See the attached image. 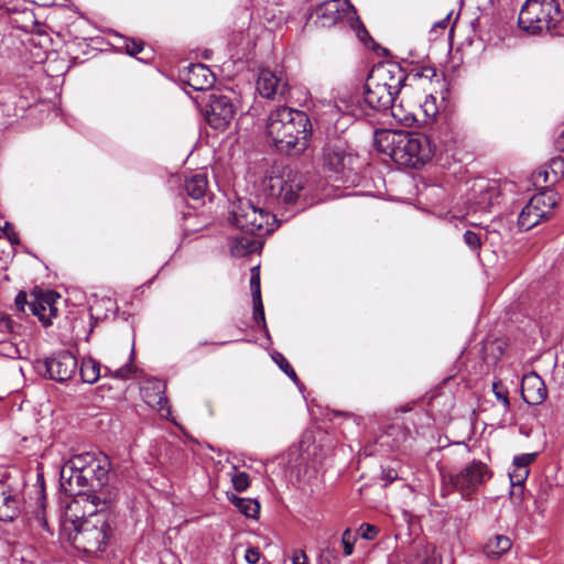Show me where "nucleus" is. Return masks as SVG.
Instances as JSON below:
<instances>
[{
    "label": "nucleus",
    "mask_w": 564,
    "mask_h": 564,
    "mask_svg": "<svg viewBox=\"0 0 564 564\" xmlns=\"http://www.w3.org/2000/svg\"><path fill=\"white\" fill-rule=\"evenodd\" d=\"M368 76L387 87L397 97L408 82L405 70L398 63H379L371 68Z\"/></svg>",
    "instance_id": "15"
},
{
    "label": "nucleus",
    "mask_w": 564,
    "mask_h": 564,
    "mask_svg": "<svg viewBox=\"0 0 564 564\" xmlns=\"http://www.w3.org/2000/svg\"><path fill=\"white\" fill-rule=\"evenodd\" d=\"M228 499L243 516L251 519L258 518L260 503L257 500L251 498H241L236 495H231Z\"/></svg>",
    "instance_id": "27"
},
{
    "label": "nucleus",
    "mask_w": 564,
    "mask_h": 564,
    "mask_svg": "<svg viewBox=\"0 0 564 564\" xmlns=\"http://www.w3.org/2000/svg\"><path fill=\"white\" fill-rule=\"evenodd\" d=\"M529 476V469H517L513 468V470L509 474L510 482L513 487L516 486H522L525 481V479Z\"/></svg>",
    "instance_id": "40"
},
{
    "label": "nucleus",
    "mask_w": 564,
    "mask_h": 564,
    "mask_svg": "<svg viewBox=\"0 0 564 564\" xmlns=\"http://www.w3.org/2000/svg\"><path fill=\"white\" fill-rule=\"evenodd\" d=\"M250 289H251L252 300L253 299H262L261 297V289H260V273H259L258 267H254L251 270Z\"/></svg>",
    "instance_id": "37"
},
{
    "label": "nucleus",
    "mask_w": 564,
    "mask_h": 564,
    "mask_svg": "<svg viewBox=\"0 0 564 564\" xmlns=\"http://www.w3.org/2000/svg\"><path fill=\"white\" fill-rule=\"evenodd\" d=\"M433 108H434L433 104H431V105H429V102L424 104V111H425V113L427 116H434L435 115V110Z\"/></svg>",
    "instance_id": "50"
},
{
    "label": "nucleus",
    "mask_w": 564,
    "mask_h": 564,
    "mask_svg": "<svg viewBox=\"0 0 564 564\" xmlns=\"http://www.w3.org/2000/svg\"><path fill=\"white\" fill-rule=\"evenodd\" d=\"M503 188L497 181H480L473 186V197L470 198V210L474 213H489L496 205L502 200Z\"/></svg>",
    "instance_id": "14"
},
{
    "label": "nucleus",
    "mask_w": 564,
    "mask_h": 564,
    "mask_svg": "<svg viewBox=\"0 0 564 564\" xmlns=\"http://www.w3.org/2000/svg\"><path fill=\"white\" fill-rule=\"evenodd\" d=\"M20 491L8 481L0 479V521H13L22 510Z\"/></svg>",
    "instance_id": "18"
},
{
    "label": "nucleus",
    "mask_w": 564,
    "mask_h": 564,
    "mask_svg": "<svg viewBox=\"0 0 564 564\" xmlns=\"http://www.w3.org/2000/svg\"><path fill=\"white\" fill-rule=\"evenodd\" d=\"M558 202V195L553 189L546 188L531 197L522 208L518 217L520 230L528 231L553 215Z\"/></svg>",
    "instance_id": "11"
},
{
    "label": "nucleus",
    "mask_w": 564,
    "mask_h": 564,
    "mask_svg": "<svg viewBox=\"0 0 564 564\" xmlns=\"http://www.w3.org/2000/svg\"><path fill=\"white\" fill-rule=\"evenodd\" d=\"M258 93L267 99L283 98L288 93V83L270 69H261L257 79Z\"/></svg>",
    "instance_id": "19"
},
{
    "label": "nucleus",
    "mask_w": 564,
    "mask_h": 564,
    "mask_svg": "<svg viewBox=\"0 0 564 564\" xmlns=\"http://www.w3.org/2000/svg\"><path fill=\"white\" fill-rule=\"evenodd\" d=\"M232 224L242 232L264 237L274 231L275 216L250 199L239 198L231 210Z\"/></svg>",
    "instance_id": "8"
},
{
    "label": "nucleus",
    "mask_w": 564,
    "mask_h": 564,
    "mask_svg": "<svg viewBox=\"0 0 564 564\" xmlns=\"http://www.w3.org/2000/svg\"><path fill=\"white\" fill-rule=\"evenodd\" d=\"M355 541H356V538L352 534L351 530L350 529H346L343 532V535H341V544H343V547H344V554L346 556H349V555L352 554Z\"/></svg>",
    "instance_id": "38"
},
{
    "label": "nucleus",
    "mask_w": 564,
    "mask_h": 564,
    "mask_svg": "<svg viewBox=\"0 0 564 564\" xmlns=\"http://www.w3.org/2000/svg\"><path fill=\"white\" fill-rule=\"evenodd\" d=\"M262 238L248 234L234 237L230 241V252L235 257H246L262 248Z\"/></svg>",
    "instance_id": "23"
},
{
    "label": "nucleus",
    "mask_w": 564,
    "mask_h": 564,
    "mask_svg": "<svg viewBox=\"0 0 564 564\" xmlns=\"http://www.w3.org/2000/svg\"><path fill=\"white\" fill-rule=\"evenodd\" d=\"M253 319L257 323V325L263 329L267 330V323H265V316H264V308L262 299H253Z\"/></svg>",
    "instance_id": "34"
},
{
    "label": "nucleus",
    "mask_w": 564,
    "mask_h": 564,
    "mask_svg": "<svg viewBox=\"0 0 564 564\" xmlns=\"http://www.w3.org/2000/svg\"><path fill=\"white\" fill-rule=\"evenodd\" d=\"M261 557L258 549L250 547L246 551L245 558L249 564H257Z\"/></svg>",
    "instance_id": "42"
},
{
    "label": "nucleus",
    "mask_w": 564,
    "mask_h": 564,
    "mask_svg": "<svg viewBox=\"0 0 564 564\" xmlns=\"http://www.w3.org/2000/svg\"><path fill=\"white\" fill-rule=\"evenodd\" d=\"M109 471L110 460L104 454L87 452L72 456L62 467L59 478L65 494L76 497L68 509L80 502L113 508L118 491L108 485Z\"/></svg>",
    "instance_id": "1"
},
{
    "label": "nucleus",
    "mask_w": 564,
    "mask_h": 564,
    "mask_svg": "<svg viewBox=\"0 0 564 564\" xmlns=\"http://www.w3.org/2000/svg\"><path fill=\"white\" fill-rule=\"evenodd\" d=\"M82 380L86 383H95L101 376L100 364L91 357L84 358L79 367Z\"/></svg>",
    "instance_id": "29"
},
{
    "label": "nucleus",
    "mask_w": 564,
    "mask_h": 564,
    "mask_svg": "<svg viewBox=\"0 0 564 564\" xmlns=\"http://www.w3.org/2000/svg\"><path fill=\"white\" fill-rule=\"evenodd\" d=\"M37 481H41L43 484V476L42 475H37Z\"/></svg>",
    "instance_id": "51"
},
{
    "label": "nucleus",
    "mask_w": 564,
    "mask_h": 564,
    "mask_svg": "<svg viewBox=\"0 0 564 564\" xmlns=\"http://www.w3.org/2000/svg\"><path fill=\"white\" fill-rule=\"evenodd\" d=\"M265 195L279 205L304 209L307 205L310 186L307 178L290 169L279 175H271L263 182Z\"/></svg>",
    "instance_id": "5"
},
{
    "label": "nucleus",
    "mask_w": 564,
    "mask_h": 564,
    "mask_svg": "<svg viewBox=\"0 0 564 564\" xmlns=\"http://www.w3.org/2000/svg\"><path fill=\"white\" fill-rule=\"evenodd\" d=\"M336 560V555L327 550L319 555L317 564H333Z\"/></svg>",
    "instance_id": "45"
},
{
    "label": "nucleus",
    "mask_w": 564,
    "mask_h": 564,
    "mask_svg": "<svg viewBox=\"0 0 564 564\" xmlns=\"http://www.w3.org/2000/svg\"><path fill=\"white\" fill-rule=\"evenodd\" d=\"M557 0H527L522 6L518 23L528 33L552 32L563 20Z\"/></svg>",
    "instance_id": "7"
},
{
    "label": "nucleus",
    "mask_w": 564,
    "mask_h": 564,
    "mask_svg": "<svg viewBox=\"0 0 564 564\" xmlns=\"http://www.w3.org/2000/svg\"><path fill=\"white\" fill-rule=\"evenodd\" d=\"M492 392L496 399L501 402L505 412H508L511 406L508 389L500 381H495L492 383Z\"/></svg>",
    "instance_id": "32"
},
{
    "label": "nucleus",
    "mask_w": 564,
    "mask_h": 564,
    "mask_svg": "<svg viewBox=\"0 0 564 564\" xmlns=\"http://www.w3.org/2000/svg\"><path fill=\"white\" fill-rule=\"evenodd\" d=\"M43 367L50 379L65 382L76 373L78 361L72 352L63 350L46 358Z\"/></svg>",
    "instance_id": "16"
},
{
    "label": "nucleus",
    "mask_w": 564,
    "mask_h": 564,
    "mask_svg": "<svg viewBox=\"0 0 564 564\" xmlns=\"http://www.w3.org/2000/svg\"><path fill=\"white\" fill-rule=\"evenodd\" d=\"M205 119L216 130H225L236 115V107L230 97L210 93L205 105Z\"/></svg>",
    "instance_id": "12"
},
{
    "label": "nucleus",
    "mask_w": 564,
    "mask_h": 564,
    "mask_svg": "<svg viewBox=\"0 0 564 564\" xmlns=\"http://www.w3.org/2000/svg\"><path fill=\"white\" fill-rule=\"evenodd\" d=\"M377 148L400 165L416 167L435 155L431 138L419 132L384 130L377 134Z\"/></svg>",
    "instance_id": "4"
},
{
    "label": "nucleus",
    "mask_w": 564,
    "mask_h": 564,
    "mask_svg": "<svg viewBox=\"0 0 564 564\" xmlns=\"http://www.w3.org/2000/svg\"><path fill=\"white\" fill-rule=\"evenodd\" d=\"M408 75V80H417L421 78L432 79L436 75V69L433 66H413L409 72H405Z\"/></svg>",
    "instance_id": "31"
},
{
    "label": "nucleus",
    "mask_w": 564,
    "mask_h": 564,
    "mask_svg": "<svg viewBox=\"0 0 564 564\" xmlns=\"http://www.w3.org/2000/svg\"><path fill=\"white\" fill-rule=\"evenodd\" d=\"M427 137L431 138L432 144L435 145V154L448 153L454 150L455 140L447 126L440 128V130H433Z\"/></svg>",
    "instance_id": "25"
},
{
    "label": "nucleus",
    "mask_w": 564,
    "mask_h": 564,
    "mask_svg": "<svg viewBox=\"0 0 564 564\" xmlns=\"http://www.w3.org/2000/svg\"><path fill=\"white\" fill-rule=\"evenodd\" d=\"M544 180H547V172H544Z\"/></svg>",
    "instance_id": "52"
},
{
    "label": "nucleus",
    "mask_w": 564,
    "mask_h": 564,
    "mask_svg": "<svg viewBox=\"0 0 564 564\" xmlns=\"http://www.w3.org/2000/svg\"><path fill=\"white\" fill-rule=\"evenodd\" d=\"M165 383L159 379H152L145 382L141 388V393L144 402L161 413L162 416L170 414L167 405L169 400L165 395Z\"/></svg>",
    "instance_id": "20"
},
{
    "label": "nucleus",
    "mask_w": 564,
    "mask_h": 564,
    "mask_svg": "<svg viewBox=\"0 0 564 564\" xmlns=\"http://www.w3.org/2000/svg\"><path fill=\"white\" fill-rule=\"evenodd\" d=\"M546 395L545 383L538 373L530 372L523 377L521 382V397L525 403L539 405L545 400Z\"/></svg>",
    "instance_id": "21"
},
{
    "label": "nucleus",
    "mask_w": 564,
    "mask_h": 564,
    "mask_svg": "<svg viewBox=\"0 0 564 564\" xmlns=\"http://www.w3.org/2000/svg\"><path fill=\"white\" fill-rule=\"evenodd\" d=\"M398 479V471L393 468H388L382 470V480L384 481V486L393 482Z\"/></svg>",
    "instance_id": "44"
},
{
    "label": "nucleus",
    "mask_w": 564,
    "mask_h": 564,
    "mask_svg": "<svg viewBox=\"0 0 564 564\" xmlns=\"http://www.w3.org/2000/svg\"><path fill=\"white\" fill-rule=\"evenodd\" d=\"M267 134L280 153L299 155L308 147L312 123L302 110L278 107L269 115Z\"/></svg>",
    "instance_id": "2"
},
{
    "label": "nucleus",
    "mask_w": 564,
    "mask_h": 564,
    "mask_svg": "<svg viewBox=\"0 0 564 564\" xmlns=\"http://www.w3.org/2000/svg\"><path fill=\"white\" fill-rule=\"evenodd\" d=\"M440 475L443 497L458 491L464 499L468 500L492 477V471L487 464L474 459L457 471L441 468Z\"/></svg>",
    "instance_id": "6"
},
{
    "label": "nucleus",
    "mask_w": 564,
    "mask_h": 564,
    "mask_svg": "<svg viewBox=\"0 0 564 564\" xmlns=\"http://www.w3.org/2000/svg\"><path fill=\"white\" fill-rule=\"evenodd\" d=\"M349 7L347 0H326L313 10L310 18L321 28H330L347 14Z\"/></svg>",
    "instance_id": "17"
},
{
    "label": "nucleus",
    "mask_w": 564,
    "mask_h": 564,
    "mask_svg": "<svg viewBox=\"0 0 564 564\" xmlns=\"http://www.w3.org/2000/svg\"><path fill=\"white\" fill-rule=\"evenodd\" d=\"M2 323L9 332H13V321L9 316L3 317Z\"/></svg>",
    "instance_id": "49"
},
{
    "label": "nucleus",
    "mask_w": 564,
    "mask_h": 564,
    "mask_svg": "<svg viewBox=\"0 0 564 564\" xmlns=\"http://www.w3.org/2000/svg\"><path fill=\"white\" fill-rule=\"evenodd\" d=\"M208 187V180L206 174H193L185 178L184 188L189 197L193 199H200L205 196Z\"/></svg>",
    "instance_id": "26"
},
{
    "label": "nucleus",
    "mask_w": 564,
    "mask_h": 564,
    "mask_svg": "<svg viewBox=\"0 0 564 564\" xmlns=\"http://www.w3.org/2000/svg\"><path fill=\"white\" fill-rule=\"evenodd\" d=\"M487 230H485L484 228L467 229L463 234V241L473 253L479 256L481 246L484 241L487 239Z\"/></svg>",
    "instance_id": "28"
},
{
    "label": "nucleus",
    "mask_w": 564,
    "mask_h": 564,
    "mask_svg": "<svg viewBox=\"0 0 564 564\" xmlns=\"http://www.w3.org/2000/svg\"><path fill=\"white\" fill-rule=\"evenodd\" d=\"M122 40V47L124 48L126 53L130 56L137 57L141 62H149L152 58L151 52L145 56L138 57L139 54L144 52L145 44L143 40L131 37H123Z\"/></svg>",
    "instance_id": "30"
},
{
    "label": "nucleus",
    "mask_w": 564,
    "mask_h": 564,
    "mask_svg": "<svg viewBox=\"0 0 564 564\" xmlns=\"http://www.w3.org/2000/svg\"><path fill=\"white\" fill-rule=\"evenodd\" d=\"M357 22H358L357 35L361 42L367 43V40H371V36H370L369 32L367 31V29L365 28V25L360 21H357Z\"/></svg>",
    "instance_id": "46"
},
{
    "label": "nucleus",
    "mask_w": 564,
    "mask_h": 564,
    "mask_svg": "<svg viewBox=\"0 0 564 564\" xmlns=\"http://www.w3.org/2000/svg\"><path fill=\"white\" fill-rule=\"evenodd\" d=\"M185 82L195 90H207L213 87L215 76L206 65L192 64L188 66Z\"/></svg>",
    "instance_id": "22"
},
{
    "label": "nucleus",
    "mask_w": 564,
    "mask_h": 564,
    "mask_svg": "<svg viewBox=\"0 0 564 564\" xmlns=\"http://www.w3.org/2000/svg\"><path fill=\"white\" fill-rule=\"evenodd\" d=\"M231 481L234 488L239 492L247 490L248 487L250 486L249 475L245 471H239L235 474L231 478Z\"/></svg>",
    "instance_id": "36"
},
{
    "label": "nucleus",
    "mask_w": 564,
    "mask_h": 564,
    "mask_svg": "<svg viewBox=\"0 0 564 564\" xmlns=\"http://www.w3.org/2000/svg\"><path fill=\"white\" fill-rule=\"evenodd\" d=\"M274 361L279 366V368L294 382L299 383L300 379L293 369V367L290 365L288 359L282 355L278 354L276 357H274Z\"/></svg>",
    "instance_id": "33"
},
{
    "label": "nucleus",
    "mask_w": 564,
    "mask_h": 564,
    "mask_svg": "<svg viewBox=\"0 0 564 564\" xmlns=\"http://www.w3.org/2000/svg\"><path fill=\"white\" fill-rule=\"evenodd\" d=\"M105 370V376L111 375L113 378L126 380L132 376V373L134 372V367L131 365V362H128L124 366L115 370L113 372L108 367H106Z\"/></svg>",
    "instance_id": "35"
},
{
    "label": "nucleus",
    "mask_w": 564,
    "mask_h": 564,
    "mask_svg": "<svg viewBox=\"0 0 564 564\" xmlns=\"http://www.w3.org/2000/svg\"><path fill=\"white\" fill-rule=\"evenodd\" d=\"M554 147L557 151L563 152L564 151V130L561 132V134L555 139Z\"/></svg>",
    "instance_id": "48"
},
{
    "label": "nucleus",
    "mask_w": 564,
    "mask_h": 564,
    "mask_svg": "<svg viewBox=\"0 0 564 564\" xmlns=\"http://www.w3.org/2000/svg\"><path fill=\"white\" fill-rule=\"evenodd\" d=\"M364 100L369 108L376 111L390 110L391 116L401 123L410 124L414 121V116L404 110L402 102H397L398 97L370 76L367 77L365 84Z\"/></svg>",
    "instance_id": "10"
},
{
    "label": "nucleus",
    "mask_w": 564,
    "mask_h": 564,
    "mask_svg": "<svg viewBox=\"0 0 564 564\" xmlns=\"http://www.w3.org/2000/svg\"><path fill=\"white\" fill-rule=\"evenodd\" d=\"M58 299L59 295L54 291L34 288L30 294L20 291L15 296L14 305L19 312H25L28 306L30 313L36 316L44 327H47L57 316L56 302Z\"/></svg>",
    "instance_id": "9"
},
{
    "label": "nucleus",
    "mask_w": 564,
    "mask_h": 564,
    "mask_svg": "<svg viewBox=\"0 0 564 564\" xmlns=\"http://www.w3.org/2000/svg\"><path fill=\"white\" fill-rule=\"evenodd\" d=\"M379 533V529L376 525L364 523L359 528V534L365 540H375Z\"/></svg>",
    "instance_id": "41"
},
{
    "label": "nucleus",
    "mask_w": 564,
    "mask_h": 564,
    "mask_svg": "<svg viewBox=\"0 0 564 564\" xmlns=\"http://www.w3.org/2000/svg\"><path fill=\"white\" fill-rule=\"evenodd\" d=\"M291 560L292 564H308V557L303 550H295Z\"/></svg>",
    "instance_id": "43"
},
{
    "label": "nucleus",
    "mask_w": 564,
    "mask_h": 564,
    "mask_svg": "<svg viewBox=\"0 0 564 564\" xmlns=\"http://www.w3.org/2000/svg\"><path fill=\"white\" fill-rule=\"evenodd\" d=\"M511 546L512 542L507 535L497 534L494 538L488 539L482 551L488 558L498 560L509 552Z\"/></svg>",
    "instance_id": "24"
},
{
    "label": "nucleus",
    "mask_w": 564,
    "mask_h": 564,
    "mask_svg": "<svg viewBox=\"0 0 564 564\" xmlns=\"http://www.w3.org/2000/svg\"><path fill=\"white\" fill-rule=\"evenodd\" d=\"M112 509L99 506L91 507L88 514H66L73 527L68 535L72 544L85 553L102 552L116 527Z\"/></svg>",
    "instance_id": "3"
},
{
    "label": "nucleus",
    "mask_w": 564,
    "mask_h": 564,
    "mask_svg": "<svg viewBox=\"0 0 564 564\" xmlns=\"http://www.w3.org/2000/svg\"><path fill=\"white\" fill-rule=\"evenodd\" d=\"M355 160L356 155L343 139L328 140L323 149L324 166L332 172L343 173L346 170H351Z\"/></svg>",
    "instance_id": "13"
},
{
    "label": "nucleus",
    "mask_w": 564,
    "mask_h": 564,
    "mask_svg": "<svg viewBox=\"0 0 564 564\" xmlns=\"http://www.w3.org/2000/svg\"><path fill=\"white\" fill-rule=\"evenodd\" d=\"M536 454H522L514 456L513 468L517 469H529L530 464L535 459Z\"/></svg>",
    "instance_id": "39"
},
{
    "label": "nucleus",
    "mask_w": 564,
    "mask_h": 564,
    "mask_svg": "<svg viewBox=\"0 0 564 564\" xmlns=\"http://www.w3.org/2000/svg\"><path fill=\"white\" fill-rule=\"evenodd\" d=\"M419 564H442L441 560L434 555H426Z\"/></svg>",
    "instance_id": "47"
}]
</instances>
